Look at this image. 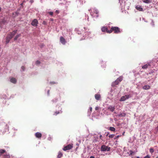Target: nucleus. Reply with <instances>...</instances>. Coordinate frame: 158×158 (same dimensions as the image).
I'll return each mask as SVG.
<instances>
[{"instance_id": "f257e3e1", "label": "nucleus", "mask_w": 158, "mask_h": 158, "mask_svg": "<svg viewBox=\"0 0 158 158\" xmlns=\"http://www.w3.org/2000/svg\"><path fill=\"white\" fill-rule=\"evenodd\" d=\"M113 31L115 34H118L120 32V28L116 27H112L109 30V31L108 32V33H110Z\"/></svg>"}, {"instance_id": "f03ea898", "label": "nucleus", "mask_w": 158, "mask_h": 158, "mask_svg": "<svg viewBox=\"0 0 158 158\" xmlns=\"http://www.w3.org/2000/svg\"><path fill=\"white\" fill-rule=\"evenodd\" d=\"M110 148L108 146H106L105 145H103L101 148V150L102 151H109L110 150Z\"/></svg>"}, {"instance_id": "7ed1b4c3", "label": "nucleus", "mask_w": 158, "mask_h": 158, "mask_svg": "<svg viewBox=\"0 0 158 158\" xmlns=\"http://www.w3.org/2000/svg\"><path fill=\"white\" fill-rule=\"evenodd\" d=\"M84 30L83 31H84V32L85 33V36L91 34V31L88 28L84 27Z\"/></svg>"}, {"instance_id": "20e7f679", "label": "nucleus", "mask_w": 158, "mask_h": 158, "mask_svg": "<svg viewBox=\"0 0 158 158\" xmlns=\"http://www.w3.org/2000/svg\"><path fill=\"white\" fill-rule=\"evenodd\" d=\"M17 30H14L11 33H10V34L8 35L7 37L9 39H11L13 38L14 36L16 34V33L17 32Z\"/></svg>"}, {"instance_id": "39448f33", "label": "nucleus", "mask_w": 158, "mask_h": 158, "mask_svg": "<svg viewBox=\"0 0 158 158\" xmlns=\"http://www.w3.org/2000/svg\"><path fill=\"white\" fill-rule=\"evenodd\" d=\"M73 144H70L65 146H64L63 148V150L64 151H66L67 150L71 149L72 148H73Z\"/></svg>"}, {"instance_id": "423d86ee", "label": "nucleus", "mask_w": 158, "mask_h": 158, "mask_svg": "<svg viewBox=\"0 0 158 158\" xmlns=\"http://www.w3.org/2000/svg\"><path fill=\"white\" fill-rule=\"evenodd\" d=\"M38 24V21L37 19H34L32 21L31 24L34 27H36Z\"/></svg>"}, {"instance_id": "0eeeda50", "label": "nucleus", "mask_w": 158, "mask_h": 158, "mask_svg": "<svg viewBox=\"0 0 158 158\" xmlns=\"http://www.w3.org/2000/svg\"><path fill=\"white\" fill-rule=\"evenodd\" d=\"M129 95H125L124 96H123L121 98L120 101H123L125 100H126L128 99L129 98Z\"/></svg>"}, {"instance_id": "6e6552de", "label": "nucleus", "mask_w": 158, "mask_h": 158, "mask_svg": "<svg viewBox=\"0 0 158 158\" xmlns=\"http://www.w3.org/2000/svg\"><path fill=\"white\" fill-rule=\"evenodd\" d=\"M60 41L61 43L63 44H65L66 43L65 39L62 36L60 37Z\"/></svg>"}, {"instance_id": "1a4fd4ad", "label": "nucleus", "mask_w": 158, "mask_h": 158, "mask_svg": "<svg viewBox=\"0 0 158 158\" xmlns=\"http://www.w3.org/2000/svg\"><path fill=\"white\" fill-rule=\"evenodd\" d=\"M101 30L103 32H106L107 33H108V32L109 31V30L107 27H103L101 28Z\"/></svg>"}, {"instance_id": "9d476101", "label": "nucleus", "mask_w": 158, "mask_h": 158, "mask_svg": "<svg viewBox=\"0 0 158 158\" xmlns=\"http://www.w3.org/2000/svg\"><path fill=\"white\" fill-rule=\"evenodd\" d=\"M135 8L139 11H143V8L141 7V6L137 5L135 6Z\"/></svg>"}, {"instance_id": "9b49d317", "label": "nucleus", "mask_w": 158, "mask_h": 158, "mask_svg": "<svg viewBox=\"0 0 158 158\" xmlns=\"http://www.w3.org/2000/svg\"><path fill=\"white\" fill-rule=\"evenodd\" d=\"M35 136L36 138H41L42 136V134L40 133L37 132L35 133Z\"/></svg>"}, {"instance_id": "f8f14e48", "label": "nucleus", "mask_w": 158, "mask_h": 158, "mask_svg": "<svg viewBox=\"0 0 158 158\" xmlns=\"http://www.w3.org/2000/svg\"><path fill=\"white\" fill-rule=\"evenodd\" d=\"M108 109L111 112H113L115 110V107L114 106H110L108 107Z\"/></svg>"}, {"instance_id": "ddd939ff", "label": "nucleus", "mask_w": 158, "mask_h": 158, "mask_svg": "<svg viewBox=\"0 0 158 158\" xmlns=\"http://www.w3.org/2000/svg\"><path fill=\"white\" fill-rule=\"evenodd\" d=\"M119 83V82L116 80L115 81L113 82L112 84V86H114L116 85H118Z\"/></svg>"}, {"instance_id": "4468645a", "label": "nucleus", "mask_w": 158, "mask_h": 158, "mask_svg": "<svg viewBox=\"0 0 158 158\" xmlns=\"http://www.w3.org/2000/svg\"><path fill=\"white\" fill-rule=\"evenodd\" d=\"M95 98L97 100H99L101 98V95L100 94H96L95 95Z\"/></svg>"}, {"instance_id": "2eb2a0df", "label": "nucleus", "mask_w": 158, "mask_h": 158, "mask_svg": "<svg viewBox=\"0 0 158 158\" xmlns=\"http://www.w3.org/2000/svg\"><path fill=\"white\" fill-rule=\"evenodd\" d=\"M143 88L144 89L148 90L150 88V86L149 85H145L143 87Z\"/></svg>"}, {"instance_id": "dca6fc26", "label": "nucleus", "mask_w": 158, "mask_h": 158, "mask_svg": "<svg viewBox=\"0 0 158 158\" xmlns=\"http://www.w3.org/2000/svg\"><path fill=\"white\" fill-rule=\"evenodd\" d=\"M10 81L13 83L15 84L16 83L17 81L15 78H12L10 80Z\"/></svg>"}, {"instance_id": "f3484780", "label": "nucleus", "mask_w": 158, "mask_h": 158, "mask_svg": "<svg viewBox=\"0 0 158 158\" xmlns=\"http://www.w3.org/2000/svg\"><path fill=\"white\" fill-rule=\"evenodd\" d=\"M149 65H150L149 64H146L144 65L142 67V68L143 69H146L148 68V67Z\"/></svg>"}, {"instance_id": "a211bd4d", "label": "nucleus", "mask_w": 158, "mask_h": 158, "mask_svg": "<svg viewBox=\"0 0 158 158\" xmlns=\"http://www.w3.org/2000/svg\"><path fill=\"white\" fill-rule=\"evenodd\" d=\"M142 1L143 2L146 3H150L151 2L150 0H143Z\"/></svg>"}, {"instance_id": "6ab92c4d", "label": "nucleus", "mask_w": 158, "mask_h": 158, "mask_svg": "<svg viewBox=\"0 0 158 158\" xmlns=\"http://www.w3.org/2000/svg\"><path fill=\"white\" fill-rule=\"evenodd\" d=\"M117 80L119 82H121L123 80V77L122 76H120L117 79Z\"/></svg>"}, {"instance_id": "aec40b11", "label": "nucleus", "mask_w": 158, "mask_h": 158, "mask_svg": "<svg viewBox=\"0 0 158 158\" xmlns=\"http://www.w3.org/2000/svg\"><path fill=\"white\" fill-rule=\"evenodd\" d=\"M63 154L60 152H59L57 156V158H60L62 156Z\"/></svg>"}, {"instance_id": "412c9836", "label": "nucleus", "mask_w": 158, "mask_h": 158, "mask_svg": "<svg viewBox=\"0 0 158 158\" xmlns=\"http://www.w3.org/2000/svg\"><path fill=\"white\" fill-rule=\"evenodd\" d=\"M3 123H2V124H3ZM4 125L6 126V129L8 131H9V126L7 125V124H6L5 123H3Z\"/></svg>"}, {"instance_id": "4be33fe9", "label": "nucleus", "mask_w": 158, "mask_h": 158, "mask_svg": "<svg viewBox=\"0 0 158 158\" xmlns=\"http://www.w3.org/2000/svg\"><path fill=\"white\" fill-rule=\"evenodd\" d=\"M21 36V34H18L15 37V38H14V40H16L20 36Z\"/></svg>"}, {"instance_id": "5701e85b", "label": "nucleus", "mask_w": 158, "mask_h": 158, "mask_svg": "<svg viewBox=\"0 0 158 158\" xmlns=\"http://www.w3.org/2000/svg\"><path fill=\"white\" fill-rule=\"evenodd\" d=\"M109 130L111 131H115V129L114 127H110Z\"/></svg>"}, {"instance_id": "b1692460", "label": "nucleus", "mask_w": 158, "mask_h": 158, "mask_svg": "<svg viewBox=\"0 0 158 158\" xmlns=\"http://www.w3.org/2000/svg\"><path fill=\"white\" fill-rule=\"evenodd\" d=\"M6 151L3 149H0V153L1 155L5 153Z\"/></svg>"}, {"instance_id": "393cba45", "label": "nucleus", "mask_w": 158, "mask_h": 158, "mask_svg": "<svg viewBox=\"0 0 158 158\" xmlns=\"http://www.w3.org/2000/svg\"><path fill=\"white\" fill-rule=\"evenodd\" d=\"M4 156L5 157V158H10V155L8 154H6V155H4Z\"/></svg>"}, {"instance_id": "a878e982", "label": "nucleus", "mask_w": 158, "mask_h": 158, "mask_svg": "<svg viewBox=\"0 0 158 158\" xmlns=\"http://www.w3.org/2000/svg\"><path fill=\"white\" fill-rule=\"evenodd\" d=\"M10 39H9V38H8V37H6V44L8 43L10 40Z\"/></svg>"}, {"instance_id": "bb28decb", "label": "nucleus", "mask_w": 158, "mask_h": 158, "mask_svg": "<svg viewBox=\"0 0 158 158\" xmlns=\"http://www.w3.org/2000/svg\"><path fill=\"white\" fill-rule=\"evenodd\" d=\"M60 113V112L59 111H56L54 112L53 115H56L57 114H59Z\"/></svg>"}, {"instance_id": "cd10ccee", "label": "nucleus", "mask_w": 158, "mask_h": 158, "mask_svg": "<svg viewBox=\"0 0 158 158\" xmlns=\"http://www.w3.org/2000/svg\"><path fill=\"white\" fill-rule=\"evenodd\" d=\"M154 152V150L153 149V148H151L150 149V152L151 153H153Z\"/></svg>"}, {"instance_id": "c85d7f7f", "label": "nucleus", "mask_w": 158, "mask_h": 158, "mask_svg": "<svg viewBox=\"0 0 158 158\" xmlns=\"http://www.w3.org/2000/svg\"><path fill=\"white\" fill-rule=\"evenodd\" d=\"M40 62L39 60H37L35 62V64L36 65H38L39 64H40Z\"/></svg>"}, {"instance_id": "c756f323", "label": "nucleus", "mask_w": 158, "mask_h": 158, "mask_svg": "<svg viewBox=\"0 0 158 158\" xmlns=\"http://www.w3.org/2000/svg\"><path fill=\"white\" fill-rule=\"evenodd\" d=\"M114 134H112V135H110L109 136V137L110 138H112L114 137Z\"/></svg>"}, {"instance_id": "7c9ffc66", "label": "nucleus", "mask_w": 158, "mask_h": 158, "mask_svg": "<svg viewBox=\"0 0 158 158\" xmlns=\"http://www.w3.org/2000/svg\"><path fill=\"white\" fill-rule=\"evenodd\" d=\"M52 101L53 102H56L57 101V99L55 98L54 99H53Z\"/></svg>"}, {"instance_id": "2f4dec72", "label": "nucleus", "mask_w": 158, "mask_h": 158, "mask_svg": "<svg viewBox=\"0 0 158 158\" xmlns=\"http://www.w3.org/2000/svg\"><path fill=\"white\" fill-rule=\"evenodd\" d=\"M94 12L95 13H96L97 14H98V10H95L94 11Z\"/></svg>"}, {"instance_id": "473e14b6", "label": "nucleus", "mask_w": 158, "mask_h": 158, "mask_svg": "<svg viewBox=\"0 0 158 158\" xmlns=\"http://www.w3.org/2000/svg\"><path fill=\"white\" fill-rule=\"evenodd\" d=\"M21 69L23 70V71H24V70L25 69V66H22L21 67Z\"/></svg>"}, {"instance_id": "72a5a7b5", "label": "nucleus", "mask_w": 158, "mask_h": 158, "mask_svg": "<svg viewBox=\"0 0 158 158\" xmlns=\"http://www.w3.org/2000/svg\"><path fill=\"white\" fill-rule=\"evenodd\" d=\"M129 152L130 153V155H132L133 153V152L132 150H130L129 151Z\"/></svg>"}, {"instance_id": "f704fd0d", "label": "nucleus", "mask_w": 158, "mask_h": 158, "mask_svg": "<svg viewBox=\"0 0 158 158\" xmlns=\"http://www.w3.org/2000/svg\"><path fill=\"white\" fill-rule=\"evenodd\" d=\"M48 13L49 14V15H52H52H53V12H48Z\"/></svg>"}, {"instance_id": "c9c22d12", "label": "nucleus", "mask_w": 158, "mask_h": 158, "mask_svg": "<svg viewBox=\"0 0 158 158\" xmlns=\"http://www.w3.org/2000/svg\"><path fill=\"white\" fill-rule=\"evenodd\" d=\"M123 0H118L119 2L120 3V4L121 5V3L123 2Z\"/></svg>"}, {"instance_id": "e433bc0d", "label": "nucleus", "mask_w": 158, "mask_h": 158, "mask_svg": "<svg viewBox=\"0 0 158 158\" xmlns=\"http://www.w3.org/2000/svg\"><path fill=\"white\" fill-rule=\"evenodd\" d=\"M99 109V107L97 106L95 107V110H98Z\"/></svg>"}, {"instance_id": "4c0bfd02", "label": "nucleus", "mask_w": 158, "mask_h": 158, "mask_svg": "<svg viewBox=\"0 0 158 158\" xmlns=\"http://www.w3.org/2000/svg\"><path fill=\"white\" fill-rule=\"evenodd\" d=\"M144 158H150V157L149 156L147 155L146 156L144 157Z\"/></svg>"}, {"instance_id": "58836bf2", "label": "nucleus", "mask_w": 158, "mask_h": 158, "mask_svg": "<svg viewBox=\"0 0 158 158\" xmlns=\"http://www.w3.org/2000/svg\"><path fill=\"white\" fill-rule=\"evenodd\" d=\"M121 136V135H117L116 137V138H115V139H117V138H118L119 137H120Z\"/></svg>"}, {"instance_id": "ea45409f", "label": "nucleus", "mask_w": 158, "mask_h": 158, "mask_svg": "<svg viewBox=\"0 0 158 158\" xmlns=\"http://www.w3.org/2000/svg\"><path fill=\"white\" fill-rule=\"evenodd\" d=\"M92 108L91 107H90L89 108V110L91 112L92 111Z\"/></svg>"}, {"instance_id": "a19ab883", "label": "nucleus", "mask_w": 158, "mask_h": 158, "mask_svg": "<svg viewBox=\"0 0 158 158\" xmlns=\"http://www.w3.org/2000/svg\"><path fill=\"white\" fill-rule=\"evenodd\" d=\"M102 135H100V138L101 139H102Z\"/></svg>"}, {"instance_id": "79ce46f5", "label": "nucleus", "mask_w": 158, "mask_h": 158, "mask_svg": "<svg viewBox=\"0 0 158 158\" xmlns=\"http://www.w3.org/2000/svg\"><path fill=\"white\" fill-rule=\"evenodd\" d=\"M122 114H119L118 115V116H122Z\"/></svg>"}, {"instance_id": "37998d69", "label": "nucleus", "mask_w": 158, "mask_h": 158, "mask_svg": "<svg viewBox=\"0 0 158 158\" xmlns=\"http://www.w3.org/2000/svg\"><path fill=\"white\" fill-rule=\"evenodd\" d=\"M90 158H95L94 156H91V157H90Z\"/></svg>"}, {"instance_id": "c03bdc74", "label": "nucleus", "mask_w": 158, "mask_h": 158, "mask_svg": "<svg viewBox=\"0 0 158 158\" xmlns=\"http://www.w3.org/2000/svg\"><path fill=\"white\" fill-rule=\"evenodd\" d=\"M109 134V132H107V134L106 135V136H107Z\"/></svg>"}, {"instance_id": "a18cd8bd", "label": "nucleus", "mask_w": 158, "mask_h": 158, "mask_svg": "<svg viewBox=\"0 0 158 158\" xmlns=\"http://www.w3.org/2000/svg\"><path fill=\"white\" fill-rule=\"evenodd\" d=\"M125 133V132H124L123 133V135H124V134Z\"/></svg>"}, {"instance_id": "49530a36", "label": "nucleus", "mask_w": 158, "mask_h": 158, "mask_svg": "<svg viewBox=\"0 0 158 158\" xmlns=\"http://www.w3.org/2000/svg\"><path fill=\"white\" fill-rule=\"evenodd\" d=\"M136 158H140V157L139 156H137Z\"/></svg>"}, {"instance_id": "de8ad7c7", "label": "nucleus", "mask_w": 158, "mask_h": 158, "mask_svg": "<svg viewBox=\"0 0 158 158\" xmlns=\"http://www.w3.org/2000/svg\"><path fill=\"white\" fill-rule=\"evenodd\" d=\"M1 11V7H0V12Z\"/></svg>"}, {"instance_id": "09e8293b", "label": "nucleus", "mask_w": 158, "mask_h": 158, "mask_svg": "<svg viewBox=\"0 0 158 158\" xmlns=\"http://www.w3.org/2000/svg\"><path fill=\"white\" fill-rule=\"evenodd\" d=\"M56 11H57V12H58L57 10H56Z\"/></svg>"}, {"instance_id": "8fccbe9b", "label": "nucleus", "mask_w": 158, "mask_h": 158, "mask_svg": "<svg viewBox=\"0 0 158 158\" xmlns=\"http://www.w3.org/2000/svg\"><path fill=\"white\" fill-rule=\"evenodd\" d=\"M56 11H57V12H58L57 10H56Z\"/></svg>"}, {"instance_id": "3c124183", "label": "nucleus", "mask_w": 158, "mask_h": 158, "mask_svg": "<svg viewBox=\"0 0 158 158\" xmlns=\"http://www.w3.org/2000/svg\"><path fill=\"white\" fill-rule=\"evenodd\" d=\"M156 158H158V157H156Z\"/></svg>"}]
</instances>
